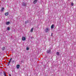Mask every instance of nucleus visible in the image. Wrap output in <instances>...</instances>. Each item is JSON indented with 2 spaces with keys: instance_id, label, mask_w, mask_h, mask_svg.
Returning <instances> with one entry per match:
<instances>
[{
  "instance_id": "f257e3e1",
  "label": "nucleus",
  "mask_w": 76,
  "mask_h": 76,
  "mask_svg": "<svg viewBox=\"0 0 76 76\" xmlns=\"http://www.w3.org/2000/svg\"><path fill=\"white\" fill-rule=\"evenodd\" d=\"M45 32H48L50 31V29L49 28H46L45 29Z\"/></svg>"
},
{
  "instance_id": "f03ea898",
  "label": "nucleus",
  "mask_w": 76,
  "mask_h": 76,
  "mask_svg": "<svg viewBox=\"0 0 76 76\" xmlns=\"http://www.w3.org/2000/svg\"><path fill=\"white\" fill-rule=\"evenodd\" d=\"M10 22L9 21L7 22L6 23V25H9L10 24Z\"/></svg>"
},
{
  "instance_id": "7ed1b4c3",
  "label": "nucleus",
  "mask_w": 76,
  "mask_h": 76,
  "mask_svg": "<svg viewBox=\"0 0 76 76\" xmlns=\"http://www.w3.org/2000/svg\"><path fill=\"white\" fill-rule=\"evenodd\" d=\"M22 5L24 6H26V3H24V2H23L22 4Z\"/></svg>"
},
{
  "instance_id": "20e7f679",
  "label": "nucleus",
  "mask_w": 76,
  "mask_h": 76,
  "mask_svg": "<svg viewBox=\"0 0 76 76\" xmlns=\"http://www.w3.org/2000/svg\"><path fill=\"white\" fill-rule=\"evenodd\" d=\"M3 11H4V7H2L1 8V12H3Z\"/></svg>"
},
{
  "instance_id": "39448f33",
  "label": "nucleus",
  "mask_w": 76,
  "mask_h": 76,
  "mask_svg": "<svg viewBox=\"0 0 76 76\" xmlns=\"http://www.w3.org/2000/svg\"><path fill=\"white\" fill-rule=\"evenodd\" d=\"M26 39V38L24 37H22V40L23 41H25Z\"/></svg>"
},
{
  "instance_id": "423d86ee",
  "label": "nucleus",
  "mask_w": 76,
  "mask_h": 76,
  "mask_svg": "<svg viewBox=\"0 0 76 76\" xmlns=\"http://www.w3.org/2000/svg\"><path fill=\"white\" fill-rule=\"evenodd\" d=\"M37 0H35L33 2V3L34 4H36L37 3Z\"/></svg>"
},
{
  "instance_id": "0eeeda50",
  "label": "nucleus",
  "mask_w": 76,
  "mask_h": 76,
  "mask_svg": "<svg viewBox=\"0 0 76 76\" xmlns=\"http://www.w3.org/2000/svg\"><path fill=\"white\" fill-rule=\"evenodd\" d=\"M12 58H11L10 60V61H9L8 63V65H9V64H10V62H11V61L12 60Z\"/></svg>"
},
{
  "instance_id": "6e6552de",
  "label": "nucleus",
  "mask_w": 76,
  "mask_h": 76,
  "mask_svg": "<svg viewBox=\"0 0 76 76\" xmlns=\"http://www.w3.org/2000/svg\"><path fill=\"white\" fill-rule=\"evenodd\" d=\"M9 14V13L8 12H7L5 13V16H7V15H8Z\"/></svg>"
},
{
  "instance_id": "1a4fd4ad",
  "label": "nucleus",
  "mask_w": 76,
  "mask_h": 76,
  "mask_svg": "<svg viewBox=\"0 0 76 76\" xmlns=\"http://www.w3.org/2000/svg\"><path fill=\"white\" fill-rule=\"evenodd\" d=\"M20 67V65H17L16 66L17 69H19Z\"/></svg>"
},
{
  "instance_id": "9d476101",
  "label": "nucleus",
  "mask_w": 76,
  "mask_h": 76,
  "mask_svg": "<svg viewBox=\"0 0 76 76\" xmlns=\"http://www.w3.org/2000/svg\"><path fill=\"white\" fill-rule=\"evenodd\" d=\"M33 31H34V28H31L30 30L31 32H33Z\"/></svg>"
},
{
  "instance_id": "9b49d317",
  "label": "nucleus",
  "mask_w": 76,
  "mask_h": 76,
  "mask_svg": "<svg viewBox=\"0 0 76 76\" xmlns=\"http://www.w3.org/2000/svg\"><path fill=\"white\" fill-rule=\"evenodd\" d=\"M51 29H53V28H54V25L52 24L51 26Z\"/></svg>"
},
{
  "instance_id": "f8f14e48",
  "label": "nucleus",
  "mask_w": 76,
  "mask_h": 76,
  "mask_svg": "<svg viewBox=\"0 0 76 76\" xmlns=\"http://www.w3.org/2000/svg\"><path fill=\"white\" fill-rule=\"evenodd\" d=\"M47 53H51V50H48Z\"/></svg>"
},
{
  "instance_id": "ddd939ff",
  "label": "nucleus",
  "mask_w": 76,
  "mask_h": 76,
  "mask_svg": "<svg viewBox=\"0 0 76 76\" xmlns=\"http://www.w3.org/2000/svg\"><path fill=\"white\" fill-rule=\"evenodd\" d=\"M3 73L4 76H6V74L5 73V72H4Z\"/></svg>"
},
{
  "instance_id": "4468645a",
  "label": "nucleus",
  "mask_w": 76,
  "mask_h": 76,
  "mask_svg": "<svg viewBox=\"0 0 76 76\" xmlns=\"http://www.w3.org/2000/svg\"><path fill=\"white\" fill-rule=\"evenodd\" d=\"M9 30H10V27H8L7 28V31H9Z\"/></svg>"
},
{
  "instance_id": "2eb2a0df",
  "label": "nucleus",
  "mask_w": 76,
  "mask_h": 76,
  "mask_svg": "<svg viewBox=\"0 0 76 76\" xmlns=\"http://www.w3.org/2000/svg\"><path fill=\"white\" fill-rule=\"evenodd\" d=\"M59 52H57V53H56V55H57V56H58V55H59Z\"/></svg>"
},
{
  "instance_id": "dca6fc26",
  "label": "nucleus",
  "mask_w": 76,
  "mask_h": 76,
  "mask_svg": "<svg viewBox=\"0 0 76 76\" xmlns=\"http://www.w3.org/2000/svg\"><path fill=\"white\" fill-rule=\"evenodd\" d=\"M26 50H29V48L28 47H27L26 48Z\"/></svg>"
},
{
  "instance_id": "f3484780",
  "label": "nucleus",
  "mask_w": 76,
  "mask_h": 76,
  "mask_svg": "<svg viewBox=\"0 0 76 76\" xmlns=\"http://www.w3.org/2000/svg\"><path fill=\"white\" fill-rule=\"evenodd\" d=\"M71 4L72 6H73L74 5L73 3H71Z\"/></svg>"
},
{
  "instance_id": "a211bd4d",
  "label": "nucleus",
  "mask_w": 76,
  "mask_h": 76,
  "mask_svg": "<svg viewBox=\"0 0 76 76\" xmlns=\"http://www.w3.org/2000/svg\"><path fill=\"white\" fill-rule=\"evenodd\" d=\"M2 50H4V47H3V48H2Z\"/></svg>"
},
{
  "instance_id": "6ab92c4d",
  "label": "nucleus",
  "mask_w": 76,
  "mask_h": 76,
  "mask_svg": "<svg viewBox=\"0 0 76 76\" xmlns=\"http://www.w3.org/2000/svg\"><path fill=\"white\" fill-rule=\"evenodd\" d=\"M28 23V21H26L25 22V23Z\"/></svg>"
},
{
  "instance_id": "aec40b11",
  "label": "nucleus",
  "mask_w": 76,
  "mask_h": 76,
  "mask_svg": "<svg viewBox=\"0 0 76 76\" xmlns=\"http://www.w3.org/2000/svg\"><path fill=\"white\" fill-rule=\"evenodd\" d=\"M9 76H11V75H10H10H9Z\"/></svg>"
},
{
  "instance_id": "412c9836",
  "label": "nucleus",
  "mask_w": 76,
  "mask_h": 76,
  "mask_svg": "<svg viewBox=\"0 0 76 76\" xmlns=\"http://www.w3.org/2000/svg\"><path fill=\"white\" fill-rule=\"evenodd\" d=\"M52 34H51V36H52Z\"/></svg>"
}]
</instances>
